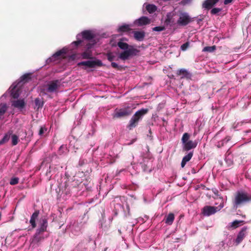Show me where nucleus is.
Returning <instances> with one entry per match:
<instances>
[{"label": "nucleus", "mask_w": 251, "mask_h": 251, "mask_svg": "<svg viewBox=\"0 0 251 251\" xmlns=\"http://www.w3.org/2000/svg\"><path fill=\"white\" fill-rule=\"evenodd\" d=\"M76 41L72 43V46L77 47L79 45H95L97 42L95 34L93 32L89 30H86L82 32L81 33L76 35Z\"/></svg>", "instance_id": "1"}, {"label": "nucleus", "mask_w": 251, "mask_h": 251, "mask_svg": "<svg viewBox=\"0 0 251 251\" xmlns=\"http://www.w3.org/2000/svg\"><path fill=\"white\" fill-rule=\"evenodd\" d=\"M126 40L125 38L121 39L117 43L119 48L123 50L119 55V58L123 60L128 59L129 58L135 56L139 52V50L133 46H130L124 41Z\"/></svg>", "instance_id": "2"}, {"label": "nucleus", "mask_w": 251, "mask_h": 251, "mask_svg": "<svg viewBox=\"0 0 251 251\" xmlns=\"http://www.w3.org/2000/svg\"><path fill=\"white\" fill-rule=\"evenodd\" d=\"M29 79V75L25 74L22 76L18 81L15 82L9 89L11 96L14 99H17L20 95V90L23 84Z\"/></svg>", "instance_id": "3"}, {"label": "nucleus", "mask_w": 251, "mask_h": 251, "mask_svg": "<svg viewBox=\"0 0 251 251\" xmlns=\"http://www.w3.org/2000/svg\"><path fill=\"white\" fill-rule=\"evenodd\" d=\"M250 201H251V195H248L243 192H238L235 195L233 201V207L237 208L245 202Z\"/></svg>", "instance_id": "4"}, {"label": "nucleus", "mask_w": 251, "mask_h": 251, "mask_svg": "<svg viewBox=\"0 0 251 251\" xmlns=\"http://www.w3.org/2000/svg\"><path fill=\"white\" fill-rule=\"evenodd\" d=\"M220 205L218 206H205L202 209V213L204 216H209L219 211L224 206V200L220 197Z\"/></svg>", "instance_id": "5"}, {"label": "nucleus", "mask_w": 251, "mask_h": 251, "mask_svg": "<svg viewBox=\"0 0 251 251\" xmlns=\"http://www.w3.org/2000/svg\"><path fill=\"white\" fill-rule=\"evenodd\" d=\"M148 111L147 109L142 108L136 111L129 121V128L131 129L136 127L139 121L142 119L143 117L148 112Z\"/></svg>", "instance_id": "6"}, {"label": "nucleus", "mask_w": 251, "mask_h": 251, "mask_svg": "<svg viewBox=\"0 0 251 251\" xmlns=\"http://www.w3.org/2000/svg\"><path fill=\"white\" fill-rule=\"evenodd\" d=\"M94 45H84V46L86 48L85 50L82 52L81 53H76L72 54L70 58L75 60L76 59H91L92 57V53L91 50H90Z\"/></svg>", "instance_id": "7"}, {"label": "nucleus", "mask_w": 251, "mask_h": 251, "mask_svg": "<svg viewBox=\"0 0 251 251\" xmlns=\"http://www.w3.org/2000/svg\"><path fill=\"white\" fill-rule=\"evenodd\" d=\"M48 222L47 219L45 218L40 219L39 221V227L36 230V232L33 239V242H39L41 240L42 238L40 234L41 233L46 230Z\"/></svg>", "instance_id": "8"}, {"label": "nucleus", "mask_w": 251, "mask_h": 251, "mask_svg": "<svg viewBox=\"0 0 251 251\" xmlns=\"http://www.w3.org/2000/svg\"><path fill=\"white\" fill-rule=\"evenodd\" d=\"M132 109L131 106L127 105L121 108H116L112 114L114 118H121L128 116L131 114Z\"/></svg>", "instance_id": "9"}, {"label": "nucleus", "mask_w": 251, "mask_h": 251, "mask_svg": "<svg viewBox=\"0 0 251 251\" xmlns=\"http://www.w3.org/2000/svg\"><path fill=\"white\" fill-rule=\"evenodd\" d=\"M191 21V18L188 13L185 12H180L178 15V18L177 20V28L179 26L187 25Z\"/></svg>", "instance_id": "10"}, {"label": "nucleus", "mask_w": 251, "mask_h": 251, "mask_svg": "<svg viewBox=\"0 0 251 251\" xmlns=\"http://www.w3.org/2000/svg\"><path fill=\"white\" fill-rule=\"evenodd\" d=\"M175 14L173 12H170L167 13L166 18L165 21V24L166 25L168 26L170 28L175 30L177 29V21L174 18Z\"/></svg>", "instance_id": "11"}, {"label": "nucleus", "mask_w": 251, "mask_h": 251, "mask_svg": "<svg viewBox=\"0 0 251 251\" xmlns=\"http://www.w3.org/2000/svg\"><path fill=\"white\" fill-rule=\"evenodd\" d=\"M115 202H117L116 205L114 206L115 210V213L117 214L118 211H122L124 210V205L125 203V205L126 206V209L127 210L128 214H129V206L127 204V203L126 201V199L125 197H122L120 198H116V200H115Z\"/></svg>", "instance_id": "12"}, {"label": "nucleus", "mask_w": 251, "mask_h": 251, "mask_svg": "<svg viewBox=\"0 0 251 251\" xmlns=\"http://www.w3.org/2000/svg\"><path fill=\"white\" fill-rule=\"evenodd\" d=\"M102 62L98 59L89 60L86 61H82L77 63V66H85L88 68H94L96 66H100Z\"/></svg>", "instance_id": "13"}, {"label": "nucleus", "mask_w": 251, "mask_h": 251, "mask_svg": "<svg viewBox=\"0 0 251 251\" xmlns=\"http://www.w3.org/2000/svg\"><path fill=\"white\" fill-rule=\"evenodd\" d=\"M60 85V81L58 80L50 81L47 85V91L50 93L54 92L59 88Z\"/></svg>", "instance_id": "14"}, {"label": "nucleus", "mask_w": 251, "mask_h": 251, "mask_svg": "<svg viewBox=\"0 0 251 251\" xmlns=\"http://www.w3.org/2000/svg\"><path fill=\"white\" fill-rule=\"evenodd\" d=\"M68 51V49L67 48H64L62 50H58L56 52H55L51 57L48 58L47 60V62L48 63L51 62L52 61H55L59 56L60 55L66 54Z\"/></svg>", "instance_id": "15"}, {"label": "nucleus", "mask_w": 251, "mask_h": 251, "mask_svg": "<svg viewBox=\"0 0 251 251\" xmlns=\"http://www.w3.org/2000/svg\"><path fill=\"white\" fill-rule=\"evenodd\" d=\"M247 227L244 226L238 233L237 238L235 239V242L236 243L237 245L240 244L247 235Z\"/></svg>", "instance_id": "16"}, {"label": "nucleus", "mask_w": 251, "mask_h": 251, "mask_svg": "<svg viewBox=\"0 0 251 251\" xmlns=\"http://www.w3.org/2000/svg\"><path fill=\"white\" fill-rule=\"evenodd\" d=\"M11 102L12 106L20 110L23 109L25 104L24 99L13 100Z\"/></svg>", "instance_id": "17"}, {"label": "nucleus", "mask_w": 251, "mask_h": 251, "mask_svg": "<svg viewBox=\"0 0 251 251\" xmlns=\"http://www.w3.org/2000/svg\"><path fill=\"white\" fill-rule=\"evenodd\" d=\"M151 22V20L147 17L142 16L141 18L135 21L134 24L138 25H143L149 24Z\"/></svg>", "instance_id": "18"}, {"label": "nucleus", "mask_w": 251, "mask_h": 251, "mask_svg": "<svg viewBox=\"0 0 251 251\" xmlns=\"http://www.w3.org/2000/svg\"><path fill=\"white\" fill-rule=\"evenodd\" d=\"M197 146L196 141H193L189 140L183 145V149L186 151H188L192 149L195 148Z\"/></svg>", "instance_id": "19"}, {"label": "nucleus", "mask_w": 251, "mask_h": 251, "mask_svg": "<svg viewBox=\"0 0 251 251\" xmlns=\"http://www.w3.org/2000/svg\"><path fill=\"white\" fill-rule=\"evenodd\" d=\"M219 0H206L202 3V7L206 9H211Z\"/></svg>", "instance_id": "20"}, {"label": "nucleus", "mask_w": 251, "mask_h": 251, "mask_svg": "<svg viewBox=\"0 0 251 251\" xmlns=\"http://www.w3.org/2000/svg\"><path fill=\"white\" fill-rule=\"evenodd\" d=\"M145 32L144 31H136L134 32V38L139 41H143L145 37Z\"/></svg>", "instance_id": "21"}, {"label": "nucleus", "mask_w": 251, "mask_h": 251, "mask_svg": "<svg viewBox=\"0 0 251 251\" xmlns=\"http://www.w3.org/2000/svg\"><path fill=\"white\" fill-rule=\"evenodd\" d=\"M193 153L192 152H190L183 157L181 163V166L182 168H183L186 165V163L191 159L193 156Z\"/></svg>", "instance_id": "22"}, {"label": "nucleus", "mask_w": 251, "mask_h": 251, "mask_svg": "<svg viewBox=\"0 0 251 251\" xmlns=\"http://www.w3.org/2000/svg\"><path fill=\"white\" fill-rule=\"evenodd\" d=\"M38 214H39V212L38 211H35V212H34L31 218H30V223L32 227V228H34L36 226V219L37 218L38 216Z\"/></svg>", "instance_id": "23"}, {"label": "nucleus", "mask_w": 251, "mask_h": 251, "mask_svg": "<svg viewBox=\"0 0 251 251\" xmlns=\"http://www.w3.org/2000/svg\"><path fill=\"white\" fill-rule=\"evenodd\" d=\"M175 219V215L173 213H169L165 219V223L168 225H171Z\"/></svg>", "instance_id": "24"}, {"label": "nucleus", "mask_w": 251, "mask_h": 251, "mask_svg": "<svg viewBox=\"0 0 251 251\" xmlns=\"http://www.w3.org/2000/svg\"><path fill=\"white\" fill-rule=\"evenodd\" d=\"M35 108H37L39 109L40 108H42L44 104V101L43 99L39 98H37L35 99Z\"/></svg>", "instance_id": "25"}, {"label": "nucleus", "mask_w": 251, "mask_h": 251, "mask_svg": "<svg viewBox=\"0 0 251 251\" xmlns=\"http://www.w3.org/2000/svg\"><path fill=\"white\" fill-rule=\"evenodd\" d=\"M7 106L5 103H0V119L7 110Z\"/></svg>", "instance_id": "26"}, {"label": "nucleus", "mask_w": 251, "mask_h": 251, "mask_svg": "<svg viewBox=\"0 0 251 251\" xmlns=\"http://www.w3.org/2000/svg\"><path fill=\"white\" fill-rule=\"evenodd\" d=\"M130 30V25H129L124 24L120 26L118 28L119 32H126Z\"/></svg>", "instance_id": "27"}, {"label": "nucleus", "mask_w": 251, "mask_h": 251, "mask_svg": "<svg viewBox=\"0 0 251 251\" xmlns=\"http://www.w3.org/2000/svg\"><path fill=\"white\" fill-rule=\"evenodd\" d=\"M146 10L150 14L153 13L156 10V6L154 4H148L146 6Z\"/></svg>", "instance_id": "28"}, {"label": "nucleus", "mask_w": 251, "mask_h": 251, "mask_svg": "<svg viewBox=\"0 0 251 251\" xmlns=\"http://www.w3.org/2000/svg\"><path fill=\"white\" fill-rule=\"evenodd\" d=\"M243 221H242L235 220V221L229 223L228 226V227L235 228L238 227L240 225V224L241 223H243Z\"/></svg>", "instance_id": "29"}, {"label": "nucleus", "mask_w": 251, "mask_h": 251, "mask_svg": "<svg viewBox=\"0 0 251 251\" xmlns=\"http://www.w3.org/2000/svg\"><path fill=\"white\" fill-rule=\"evenodd\" d=\"M230 140V137L229 136H227L224 140H222L221 141L219 142L217 146L218 148H221V147L223 146L225 144H226L228 141H229Z\"/></svg>", "instance_id": "30"}, {"label": "nucleus", "mask_w": 251, "mask_h": 251, "mask_svg": "<svg viewBox=\"0 0 251 251\" xmlns=\"http://www.w3.org/2000/svg\"><path fill=\"white\" fill-rule=\"evenodd\" d=\"M47 130L48 128L46 126H41L39 131V135L41 136H45L47 133Z\"/></svg>", "instance_id": "31"}, {"label": "nucleus", "mask_w": 251, "mask_h": 251, "mask_svg": "<svg viewBox=\"0 0 251 251\" xmlns=\"http://www.w3.org/2000/svg\"><path fill=\"white\" fill-rule=\"evenodd\" d=\"M12 144L13 146L16 145L19 141V137L15 134H13L11 136Z\"/></svg>", "instance_id": "32"}, {"label": "nucleus", "mask_w": 251, "mask_h": 251, "mask_svg": "<svg viewBox=\"0 0 251 251\" xmlns=\"http://www.w3.org/2000/svg\"><path fill=\"white\" fill-rule=\"evenodd\" d=\"M189 137L190 136L188 133H185L183 134L181 139L183 145L189 141L188 140L189 139Z\"/></svg>", "instance_id": "33"}, {"label": "nucleus", "mask_w": 251, "mask_h": 251, "mask_svg": "<svg viewBox=\"0 0 251 251\" xmlns=\"http://www.w3.org/2000/svg\"><path fill=\"white\" fill-rule=\"evenodd\" d=\"M215 49L216 48L214 46L211 47H205L203 48L202 51L211 52L215 50Z\"/></svg>", "instance_id": "34"}, {"label": "nucleus", "mask_w": 251, "mask_h": 251, "mask_svg": "<svg viewBox=\"0 0 251 251\" xmlns=\"http://www.w3.org/2000/svg\"><path fill=\"white\" fill-rule=\"evenodd\" d=\"M11 134V133L9 132L7 133H6L4 135V136L2 138V139L3 140L4 143L7 142L9 140Z\"/></svg>", "instance_id": "35"}, {"label": "nucleus", "mask_w": 251, "mask_h": 251, "mask_svg": "<svg viewBox=\"0 0 251 251\" xmlns=\"http://www.w3.org/2000/svg\"><path fill=\"white\" fill-rule=\"evenodd\" d=\"M19 182V178L18 177H13L11 179L10 184L11 185H15Z\"/></svg>", "instance_id": "36"}, {"label": "nucleus", "mask_w": 251, "mask_h": 251, "mask_svg": "<svg viewBox=\"0 0 251 251\" xmlns=\"http://www.w3.org/2000/svg\"><path fill=\"white\" fill-rule=\"evenodd\" d=\"M165 28L164 26H155L152 28L153 31H161L164 30Z\"/></svg>", "instance_id": "37"}, {"label": "nucleus", "mask_w": 251, "mask_h": 251, "mask_svg": "<svg viewBox=\"0 0 251 251\" xmlns=\"http://www.w3.org/2000/svg\"><path fill=\"white\" fill-rule=\"evenodd\" d=\"M189 46V42H186V43L183 44V45H182L181 46L180 48H181V50L185 51L188 49Z\"/></svg>", "instance_id": "38"}, {"label": "nucleus", "mask_w": 251, "mask_h": 251, "mask_svg": "<svg viewBox=\"0 0 251 251\" xmlns=\"http://www.w3.org/2000/svg\"><path fill=\"white\" fill-rule=\"evenodd\" d=\"M221 11V9L219 8H214L211 10L212 14H216Z\"/></svg>", "instance_id": "39"}, {"label": "nucleus", "mask_w": 251, "mask_h": 251, "mask_svg": "<svg viewBox=\"0 0 251 251\" xmlns=\"http://www.w3.org/2000/svg\"><path fill=\"white\" fill-rule=\"evenodd\" d=\"M192 1V0H182L180 3L182 5H185L190 3Z\"/></svg>", "instance_id": "40"}, {"label": "nucleus", "mask_w": 251, "mask_h": 251, "mask_svg": "<svg viewBox=\"0 0 251 251\" xmlns=\"http://www.w3.org/2000/svg\"><path fill=\"white\" fill-rule=\"evenodd\" d=\"M188 72L187 71L185 70V69H180L179 71V74H183L184 75H186L187 74H188Z\"/></svg>", "instance_id": "41"}, {"label": "nucleus", "mask_w": 251, "mask_h": 251, "mask_svg": "<svg viewBox=\"0 0 251 251\" xmlns=\"http://www.w3.org/2000/svg\"><path fill=\"white\" fill-rule=\"evenodd\" d=\"M118 157V155L116 154V155H113V156L112 157V159H110L109 161V163H112L115 161V158Z\"/></svg>", "instance_id": "42"}, {"label": "nucleus", "mask_w": 251, "mask_h": 251, "mask_svg": "<svg viewBox=\"0 0 251 251\" xmlns=\"http://www.w3.org/2000/svg\"><path fill=\"white\" fill-rule=\"evenodd\" d=\"M64 150H67L66 147L65 146H61L60 147L59 150V153L60 154L62 153L63 152H62V151H64Z\"/></svg>", "instance_id": "43"}, {"label": "nucleus", "mask_w": 251, "mask_h": 251, "mask_svg": "<svg viewBox=\"0 0 251 251\" xmlns=\"http://www.w3.org/2000/svg\"><path fill=\"white\" fill-rule=\"evenodd\" d=\"M107 57H108V59L110 61H112L114 60V56L113 55L111 54V53H109L108 54V56H107Z\"/></svg>", "instance_id": "44"}, {"label": "nucleus", "mask_w": 251, "mask_h": 251, "mask_svg": "<svg viewBox=\"0 0 251 251\" xmlns=\"http://www.w3.org/2000/svg\"><path fill=\"white\" fill-rule=\"evenodd\" d=\"M111 66H112V67H113L114 68H118V64L115 63V62H112L111 63Z\"/></svg>", "instance_id": "45"}, {"label": "nucleus", "mask_w": 251, "mask_h": 251, "mask_svg": "<svg viewBox=\"0 0 251 251\" xmlns=\"http://www.w3.org/2000/svg\"><path fill=\"white\" fill-rule=\"evenodd\" d=\"M232 0H225L224 4L226 5L228 4V3L231 2Z\"/></svg>", "instance_id": "46"}, {"label": "nucleus", "mask_w": 251, "mask_h": 251, "mask_svg": "<svg viewBox=\"0 0 251 251\" xmlns=\"http://www.w3.org/2000/svg\"><path fill=\"white\" fill-rule=\"evenodd\" d=\"M74 148H75V146H73V144L71 142L69 145V150H72Z\"/></svg>", "instance_id": "47"}, {"label": "nucleus", "mask_w": 251, "mask_h": 251, "mask_svg": "<svg viewBox=\"0 0 251 251\" xmlns=\"http://www.w3.org/2000/svg\"><path fill=\"white\" fill-rule=\"evenodd\" d=\"M4 142H3V140H2V139H1V140H0V145L3 144H4Z\"/></svg>", "instance_id": "48"}, {"label": "nucleus", "mask_w": 251, "mask_h": 251, "mask_svg": "<svg viewBox=\"0 0 251 251\" xmlns=\"http://www.w3.org/2000/svg\"><path fill=\"white\" fill-rule=\"evenodd\" d=\"M215 194L217 195V193H218V191L217 190H215V191H213Z\"/></svg>", "instance_id": "49"}, {"label": "nucleus", "mask_w": 251, "mask_h": 251, "mask_svg": "<svg viewBox=\"0 0 251 251\" xmlns=\"http://www.w3.org/2000/svg\"><path fill=\"white\" fill-rule=\"evenodd\" d=\"M125 171V170H121L119 172H118V174H120L121 172H123Z\"/></svg>", "instance_id": "50"}, {"label": "nucleus", "mask_w": 251, "mask_h": 251, "mask_svg": "<svg viewBox=\"0 0 251 251\" xmlns=\"http://www.w3.org/2000/svg\"><path fill=\"white\" fill-rule=\"evenodd\" d=\"M5 96H6L5 94H3V95H2V97H5Z\"/></svg>", "instance_id": "51"}, {"label": "nucleus", "mask_w": 251, "mask_h": 251, "mask_svg": "<svg viewBox=\"0 0 251 251\" xmlns=\"http://www.w3.org/2000/svg\"><path fill=\"white\" fill-rule=\"evenodd\" d=\"M226 160L227 161V158H226Z\"/></svg>", "instance_id": "52"}]
</instances>
